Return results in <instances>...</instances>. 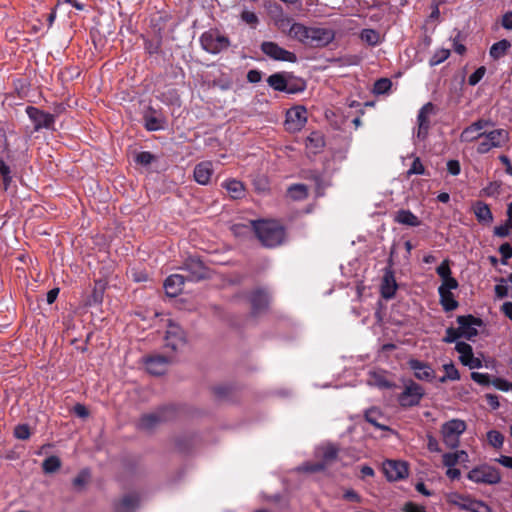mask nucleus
I'll use <instances>...</instances> for the list:
<instances>
[{
    "label": "nucleus",
    "instance_id": "obj_47",
    "mask_svg": "<svg viewBox=\"0 0 512 512\" xmlns=\"http://www.w3.org/2000/svg\"><path fill=\"white\" fill-rule=\"evenodd\" d=\"M426 174V169L424 165L422 164L419 157H415L410 168L407 171V176L410 177L411 175H424Z\"/></svg>",
    "mask_w": 512,
    "mask_h": 512
},
{
    "label": "nucleus",
    "instance_id": "obj_15",
    "mask_svg": "<svg viewBox=\"0 0 512 512\" xmlns=\"http://www.w3.org/2000/svg\"><path fill=\"white\" fill-rule=\"evenodd\" d=\"M455 350L460 354L459 361L462 365L470 369H479L483 366L482 360L474 356L473 348L470 344L463 341L456 342Z\"/></svg>",
    "mask_w": 512,
    "mask_h": 512
},
{
    "label": "nucleus",
    "instance_id": "obj_50",
    "mask_svg": "<svg viewBox=\"0 0 512 512\" xmlns=\"http://www.w3.org/2000/svg\"><path fill=\"white\" fill-rule=\"evenodd\" d=\"M443 370L445 371V375L447 376V378L450 379V381L460 380V378H461L460 372L458 371V369L455 367V365L452 362L444 364Z\"/></svg>",
    "mask_w": 512,
    "mask_h": 512
},
{
    "label": "nucleus",
    "instance_id": "obj_23",
    "mask_svg": "<svg viewBox=\"0 0 512 512\" xmlns=\"http://www.w3.org/2000/svg\"><path fill=\"white\" fill-rule=\"evenodd\" d=\"M213 174V164L211 161H202L194 168V180L200 185H207Z\"/></svg>",
    "mask_w": 512,
    "mask_h": 512
},
{
    "label": "nucleus",
    "instance_id": "obj_45",
    "mask_svg": "<svg viewBox=\"0 0 512 512\" xmlns=\"http://www.w3.org/2000/svg\"><path fill=\"white\" fill-rule=\"evenodd\" d=\"M307 145L313 146L316 149H321L325 145L324 137L319 132H312L306 139Z\"/></svg>",
    "mask_w": 512,
    "mask_h": 512
},
{
    "label": "nucleus",
    "instance_id": "obj_56",
    "mask_svg": "<svg viewBox=\"0 0 512 512\" xmlns=\"http://www.w3.org/2000/svg\"><path fill=\"white\" fill-rule=\"evenodd\" d=\"M496 389L500 390V391H503V392H507L509 390H511V387H512V383L503 379V378H500V377H495L494 379H492V384Z\"/></svg>",
    "mask_w": 512,
    "mask_h": 512
},
{
    "label": "nucleus",
    "instance_id": "obj_54",
    "mask_svg": "<svg viewBox=\"0 0 512 512\" xmlns=\"http://www.w3.org/2000/svg\"><path fill=\"white\" fill-rule=\"evenodd\" d=\"M240 17L243 22L253 28L256 27V25L259 23L258 16L252 11L244 10L242 11Z\"/></svg>",
    "mask_w": 512,
    "mask_h": 512
},
{
    "label": "nucleus",
    "instance_id": "obj_35",
    "mask_svg": "<svg viewBox=\"0 0 512 512\" xmlns=\"http://www.w3.org/2000/svg\"><path fill=\"white\" fill-rule=\"evenodd\" d=\"M287 192L293 200H304L308 197V188L305 184H293Z\"/></svg>",
    "mask_w": 512,
    "mask_h": 512
},
{
    "label": "nucleus",
    "instance_id": "obj_24",
    "mask_svg": "<svg viewBox=\"0 0 512 512\" xmlns=\"http://www.w3.org/2000/svg\"><path fill=\"white\" fill-rule=\"evenodd\" d=\"M185 282V277L180 274H172L164 281V289L169 297L178 296L182 290Z\"/></svg>",
    "mask_w": 512,
    "mask_h": 512
},
{
    "label": "nucleus",
    "instance_id": "obj_63",
    "mask_svg": "<svg viewBox=\"0 0 512 512\" xmlns=\"http://www.w3.org/2000/svg\"><path fill=\"white\" fill-rule=\"evenodd\" d=\"M447 171L453 176L459 175L461 172L460 162L455 159L449 160L447 162Z\"/></svg>",
    "mask_w": 512,
    "mask_h": 512
},
{
    "label": "nucleus",
    "instance_id": "obj_6",
    "mask_svg": "<svg viewBox=\"0 0 512 512\" xmlns=\"http://www.w3.org/2000/svg\"><path fill=\"white\" fill-rule=\"evenodd\" d=\"M466 427L465 421L460 419H452L445 422L441 428L444 444L450 449L457 448L460 436L465 432Z\"/></svg>",
    "mask_w": 512,
    "mask_h": 512
},
{
    "label": "nucleus",
    "instance_id": "obj_32",
    "mask_svg": "<svg viewBox=\"0 0 512 512\" xmlns=\"http://www.w3.org/2000/svg\"><path fill=\"white\" fill-rule=\"evenodd\" d=\"M287 81L284 73H274L267 78L268 85L279 92H284L287 89Z\"/></svg>",
    "mask_w": 512,
    "mask_h": 512
},
{
    "label": "nucleus",
    "instance_id": "obj_28",
    "mask_svg": "<svg viewBox=\"0 0 512 512\" xmlns=\"http://www.w3.org/2000/svg\"><path fill=\"white\" fill-rule=\"evenodd\" d=\"M439 302L445 312H451L458 308L459 303L451 291L438 287Z\"/></svg>",
    "mask_w": 512,
    "mask_h": 512
},
{
    "label": "nucleus",
    "instance_id": "obj_27",
    "mask_svg": "<svg viewBox=\"0 0 512 512\" xmlns=\"http://www.w3.org/2000/svg\"><path fill=\"white\" fill-rule=\"evenodd\" d=\"M144 126L148 131H158L164 128L166 120L162 115H156V111L149 107L144 114Z\"/></svg>",
    "mask_w": 512,
    "mask_h": 512
},
{
    "label": "nucleus",
    "instance_id": "obj_62",
    "mask_svg": "<svg viewBox=\"0 0 512 512\" xmlns=\"http://www.w3.org/2000/svg\"><path fill=\"white\" fill-rule=\"evenodd\" d=\"M458 286H459V283H458L457 279H455L451 275V276L443 279L442 284L439 287H444V289L451 291L453 289H457Z\"/></svg>",
    "mask_w": 512,
    "mask_h": 512
},
{
    "label": "nucleus",
    "instance_id": "obj_9",
    "mask_svg": "<svg viewBox=\"0 0 512 512\" xmlns=\"http://www.w3.org/2000/svg\"><path fill=\"white\" fill-rule=\"evenodd\" d=\"M307 109L302 105H296L286 111L284 128L289 133L301 131L307 123Z\"/></svg>",
    "mask_w": 512,
    "mask_h": 512
},
{
    "label": "nucleus",
    "instance_id": "obj_12",
    "mask_svg": "<svg viewBox=\"0 0 512 512\" xmlns=\"http://www.w3.org/2000/svg\"><path fill=\"white\" fill-rule=\"evenodd\" d=\"M182 269L188 272L187 279L189 281L198 282L209 278V269L197 257H188L184 261Z\"/></svg>",
    "mask_w": 512,
    "mask_h": 512
},
{
    "label": "nucleus",
    "instance_id": "obj_48",
    "mask_svg": "<svg viewBox=\"0 0 512 512\" xmlns=\"http://www.w3.org/2000/svg\"><path fill=\"white\" fill-rule=\"evenodd\" d=\"M465 508L471 512H491V508L483 501L472 500Z\"/></svg>",
    "mask_w": 512,
    "mask_h": 512
},
{
    "label": "nucleus",
    "instance_id": "obj_18",
    "mask_svg": "<svg viewBox=\"0 0 512 512\" xmlns=\"http://www.w3.org/2000/svg\"><path fill=\"white\" fill-rule=\"evenodd\" d=\"M172 362V358L164 355H151L145 359L147 371L152 375H163L168 365Z\"/></svg>",
    "mask_w": 512,
    "mask_h": 512
},
{
    "label": "nucleus",
    "instance_id": "obj_5",
    "mask_svg": "<svg viewBox=\"0 0 512 512\" xmlns=\"http://www.w3.org/2000/svg\"><path fill=\"white\" fill-rule=\"evenodd\" d=\"M202 48L211 54H218L230 46L228 37L220 34L218 30H209L200 37Z\"/></svg>",
    "mask_w": 512,
    "mask_h": 512
},
{
    "label": "nucleus",
    "instance_id": "obj_52",
    "mask_svg": "<svg viewBox=\"0 0 512 512\" xmlns=\"http://www.w3.org/2000/svg\"><path fill=\"white\" fill-rule=\"evenodd\" d=\"M499 253L501 254V263L503 265H507L508 264V260L510 258H512V246L510 243L508 242H505L503 244L500 245L499 247Z\"/></svg>",
    "mask_w": 512,
    "mask_h": 512
},
{
    "label": "nucleus",
    "instance_id": "obj_55",
    "mask_svg": "<svg viewBox=\"0 0 512 512\" xmlns=\"http://www.w3.org/2000/svg\"><path fill=\"white\" fill-rule=\"evenodd\" d=\"M486 73V68L484 66H480L477 68L468 78V83L471 86H475L478 84Z\"/></svg>",
    "mask_w": 512,
    "mask_h": 512
},
{
    "label": "nucleus",
    "instance_id": "obj_14",
    "mask_svg": "<svg viewBox=\"0 0 512 512\" xmlns=\"http://www.w3.org/2000/svg\"><path fill=\"white\" fill-rule=\"evenodd\" d=\"M457 323L459 324L458 330L461 333V337L471 340L478 335L476 326H481L483 321L469 314L458 316Z\"/></svg>",
    "mask_w": 512,
    "mask_h": 512
},
{
    "label": "nucleus",
    "instance_id": "obj_58",
    "mask_svg": "<svg viewBox=\"0 0 512 512\" xmlns=\"http://www.w3.org/2000/svg\"><path fill=\"white\" fill-rule=\"evenodd\" d=\"M458 338H461V333H459L458 328L449 327L446 329L445 337L443 338V342L445 343H453Z\"/></svg>",
    "mask_w": 512,
    "mask_h": 512
},
{
    "label": "nucleus",
    "instance_id": "obj_31",
    "mask_svg": "<svg viewBox=\"0 0 512 512\" xmlns=\"http://www.w3.org/2000/svg\"><path fill=\"white\" fill-rule=\"evenodd\" d=\"M468 458V454L464 450L456 451L453 453H445L442 456L443 465L446 467H454L459 462H464Z\"/></svg>",
    "mask_w": 512,
    "mask_h": 512
},
{
    "label": "nucleus",
    "instance_id": "obj_53",
    "mask_svg": "<svg viewBox=\"0 0 512 512\" xmlns=\"http://www.w3.org/2000/svg\"><path fill=\"white\" fill-rule=\"evenodd\" d=\"M30 427L27 424H19L14 429V436L20 440H27L30 438Z\"/></svg>",
    "mask_w": 512,
    "mask_h": 512
},
{
    "label": "nucleus",
    "instance_id": "obj_19",
    "mask_svg": "<svg viewBox=\"0 0 512 512\" xmlns=\"http://www.w3.org/2000/svg\"><path fill=\"white\" fill-rule=\"evenodd\" d=\"M407 364L418 380L430 382L434 379L435 372L429 363L412 358L408 360Z\"/></svg>",
    "mask_w": 512,
    "mask_h": 512
},
{
    "label": "nucleus",
    "instance_id": "obj_40",
    "mask_svg": "<svg viewBox=\"0 0 512 512\" xmlns=\"http://www.w3.org/2000/svg\"><path fill=\"white\" fill-rule=\"evenodd\" d=\"M360 37L363 41L372 46L377 45L380 39L379 33L373 29H363Z\"/></svg>",
    "mask_w": 512,
    "mask_h": 512
},
{
    "label": "nucleus",
    "instance_id": "obj_3",
    "mask_svg": "<svg viewBox=\"0 0 512 512\" xmlns=\"http://www.w3.org/2000/svg\"><path fill=\"white\" fill-rule=\"evenodd\" d=\"M177 414L178 411L174 405H166L153 413L143 415L139 420L138 426L142 430L150 431L162 423L175 419Z\"/></svg>",
    "mask_w": 512,
    "mask_h": 512
},
{
    "label": "nucleus",
    "instance_id": "obj_22",
    "mask_svg": "<svg viewBox=\"0 0 512 512\" xmlns=\"http://www.w3.org/2000/svg\"><path fill=\"white\" fill-rule=\"evenodd\" d=\"M398 288L394 272L389 268L385 270L381 283V296L384 299H392Z\"/></svg>",
    "mask_w": 512,
    "mask_h": 512
},
{
    "label": "nucleus",
    "instance_id": "obj_59",
    "mask_svg": "<svg viewBox=\"0 0 512 512\" xmlns=\"http://www.w3.org/2000/svg\"><path fill=\"white\" fill-rule=\"evenodd\" d=\"M326 468L325 463L319 461L316 463H306L301 467V470L309 473L323 471Z\"/></svg>",
    "mask_w": 512,
    "mask_h": 512
},
{
    "label": "nucleus",
    "instance_id": "obj_10",
    "mask_svg": "<svg viewBox=\"0 0 512 512\" xmlns=\"http://www.w3.org/2000/svg\"><path fill=\"white\" fill-rule=\"evenodd\" d=\"M26 114L34 123V131L37 132L43 128L54 130L55 115L47 113L34 106H27Z\"/></svg>",
    "mask_w": 512,
    "mask_h": 512
},
{
    "label": "nucleus",
    "instance_id": "obj_37",
    "mask_svg": "<svg viewBox=\"0 0 512 512\" xmlns=\"http://www.w3.org/2000/svg\"><path fill=\"white\" fill-rule=\"evenodd\" d=\"M162 39L160 36H155L153 38H147L144 40V49L150 55L158 54L161 51Z\"/></svg>",
    "mask_w": 512,
    "mask_h": 512
},
{
    "label": "nucleus",
    "instance_id": "obj_29",
    "mask_svg": "<svg viewBox=\"0 0 512 512\" xmlns=\"http://www.w3.org/2000/svg\"><path fill=\"white\" fill-rule=\"evenodd\" d=\"M222 187L227 190L231 198L241 199L245 195V188L242 182L231 179L222 183Z\"/></svg>",
    "mask_w": 512,
    "mask_h": 512
},
{
    "label": "nucleus",
    "instance_id": "obj_57",
    "mask_svg": "<svg viewBox=\"0 0 512 512\" xmlns=\"http://www.w3.org/2000/svg\"><path fill=\"white\" fill-rule=\"evenodd\" d=\"M90 477V473L88 470H82L74 479H73V486L76 488L83 487Z\"/></svg>",
    "mask_w": 512,
    "mask_h": 512
},
{
    "label": "nucleus",
    "instance_id": "obj_43",
    "mask_svg": "<svg viewBox=\"0 0 512 512\" xmlns=\"http://www.w3.org/2000/svg\"><path fill=\"white\" fill-rule=\"evenodd\" d=\"M487 439H488L489 444L492 445L494 448L502 447L503 442H504L503 434L497 430H490L487 433Z\"/></svg>",
    "mask_w": 512,
    "mask_h": 512
},
{
    "label": "nucleus",
    "instance_id": "obj_60",
    "mask_svg": "<svg viewBox=\"0 0 512 512\" xmlns=\"http://www.w3.org/2000/svg\"><path fill=\"white\" fill-rule=\"evenodd\" d=\"M437 274L440 276V278L443 280L449 276H451L452 271L449 266V261L444 260L437 268H436Z\"/></svg>",
    "mask_w": 512,
    "mask_h": 512
},
{
    "label": "nucleus",
    "instance_id": "obj_4",
    "mask_svg": "<svg viewBox=\"0 0 512 512\" xmlns=\"http://www.w3.org/2000/svg\"><path fill=\"white\" fill-rule=\"evenodd\" d=\"M467 478L476 484L496 485L501 482L502 475L497 467L484 463L472 468Z\"/></svg>",
    "mask_w": 512,
    "mask_h": 512
},
{
    "label": "nucleus",
    "instance_id": "obj_13",
    "mask_svg": "<svg viewBox=\"0 0 512 512\" xmlns=\"http://www.w3.org/2000/svg\"><path fill=\"white\" fill-rule=\"evenodd\" d=\"M383 472L389 481H399L408 477L409 469L405 461L386 460L383 463Z\"/></svg>",
    "mask_w": 512,
    "mask_h": 512
},
{
    "label": "nucleus",
    "instance_id": "obj_42",
    "mask_svg": "<svg viewBox=\"0 0 512 512\" xmlns=\"http://www.w3.org/2000/svg\"><path fill=\"white\" fill-rule=\"evenodd\" d=\"M449 56H450V50L449 49H444V48L439 49L430 58L429 65L431 67L439 65L442 62H444Z\"/></svg>",
    "mask_w": 512,
    "mask_h": 512
},
{
    "label": "nucleus",
    "instance_id": "obj_41",
    "mask_svg": "<svg viewBox=\"0 0 512 512\" xmlns=\"http://www.w3.org/2000/svg\"><path fill=\"white\" fill-rule=\"evenodd\" d=\"M392 86V82L388 78H380L374 83L373 92L375 94H385L387 93Z\"/></svg>",
    "mask_w": 512,
    "mask_h": 512
},
{
    "label": "nucleus",
    "instance_id": "obj_34",
    "mask_svg": "<svg viewBox=\"0 0 512 512\" xmlns=\"http://www.w3.org/2000/svg\"><path fill=\"white\" fill-rule=\"evenodd\" d=\"M105 287L101 283H96L91 295L87 299V305L96 306L103 302Z\"/></svg>",
    "mask_w": 512,
    "mask_h": 512
},
{
    "label": "nucleus",
    "instance_id": "obj_36",
    "mask_svg": "<svg viewBox=\"0 0 512 512\" xmlns=\"http://www.w3.org/2000/svg\"><path fill=\"white\" fill-rule=\"evenodd\" d=\"M380 416L381 415H380L379 411L375 408L368 409L365 412V420L367 422H369L370 424H372L373 426H375L378 429L390 431L391 429L388 426L379 423L378 418Z\"/></svg>",
    "mask_w": 512,
    "mask_h": 512
},
{
    "label": "nucleus",
    "instance_id": "obj_39",
    "mask_svg": "<svg viewBox=\"0 0 512 512\" xmlns=\"http://www.w3.org/2000/svg\"><path fill=\"white\" fill-rule=\"evenodd\" d=\"M511 230L512 218L507 216V219L505 220L504 224L494 227L493 234L497 237L505 238L509 236Z\"/></svg>",
    "mask_w": 512,
    "mask_h": 512
},
{
    "label": "nucleus",
    "instance_id": "obj_17",
    "mask_svg": "<svg viewBox=\"0 0 512 512\" xmlns=\"http://www.w3.org/2000/svg\"><path fill=\"white\" fill-rule=\"evenodd\" d=\"M435 111V106L433 103L428 102L424 104L418 112L417 115V123L418 129L416 133V137L419 140L426 139L429 129H430V119L429 116L433 114Z\"/></svg>",
    "mask_w": 512,
    "mask_h": 512
},
{
    "label": "nucleus",
    "instance_id": "obj_49",
    "mask_svg": "<svg viewBox=\"0 0 512 512\" xmlns=\"http://www.w3.org/2000/svg\"><path fill=\"white\" fill-rule=\"evenodd\" d=\"M156 156L149 151H142L135 157V162L142 166H148L155 161Z\"/></svg>",
    "mask_w": 512,
    "mask_h": 512
},
{
    "label": "nucleus",
    "instance_id": "obj_21",
    "mask_svg": "<svg viewBox=\"0 0 512 512\" xmlns=\"http://www.w3.org/2000/svg\"><path fill=\"white\" fill-rule=\"evenodd\" d=\"M489 124L490 122L485 119H479L473 122L462 131L460 140L462 142H473L482 139L485 132H481V130Z\"/></svg>",
    "mask_w": 512,
    "mask_h": 512
},
{
    "label": "nucleus",
    "instance_id": "obj_38",
    "mask_svg": "<svg viewBox=\"0 0 512 512\" xmlns=\"http://www.w3.org/2000/svg\"><path fill=\"white\" fill-rule=\"evenodd\" d=\"M61 467V461L57 456H49L44 459L42 469L45 473H54Z\"/></svg>",
    "mask_w": 512,
    "mask_h": 512
},
{
    "label": "nucleus",
    "instance_id": "obj_26",
    "mask_svg": "<svg viewBox=\"0 0 512 512\" xmlns=\"http://www.w3.org/2000/svg\"><path fill=\"white\" fill-rule=\"evenodd\" d=\"M138 504L139 496L135 493H129L114 503V512H134Z\"/></svg>",
    "mask_w": 512,
    "mask_h": 512
},
{
    "label": "nucleus",
    "instance_id": "obj_46",
    "mask_svg": "<svg viewBox=\"0 0 512 512\" xmlns=\"http://www.w3.org/2000/svg\"><path fill=\"white\" fill-rule=\"evenodd\" d=\"M306 88V84L303 80L297 79L295 81H287V89L284 90V92L288 94H296L299 92L304 91Z\"/></svg>",
    "mask_w": 512,
    "mask_h": 512
},
{
    "label": "nucleus",
    "instance_id": "obj_20",
    "mask_svg": "<svg viewBox=\"0 0 512 512\" xmlns=\"http://www.w3.org/2000/svg\"><path fill=\"white\" fill-rule=\"evenodd\" d=\"M186 343L184 331L177 325L170 324L165 335V346L177 351Z\"/></svg>",
    "mask_w": 512,
    "mask_h": 512
},
{
    "label": "nucleus",
    "instance_id": "obj_44",
    "mask_svg": "<svg viewBox=\"0 0 512 512\" xmlns=\"http://www.w3.org/2000/svg\"><path fill=\"white\" fill-rule=\"evenodd\" d=\"M337 455L338 449L333 445H329L323 449L321 462L325 463V466L327 467L329 463L337 458Z\"/></svg>",
    "mask_w": 512,
    "mask_h": 512
},
{
    "label": "nucleus",
    "instance_id": "obj_51",
    "mask_svg": "<svg viewBox=\"0 0 512 512\" xmlns=\"http://www.w3.org/2000/svg\"><path fill=\"white\" fill-rule=\"evenodd\" d=\"M471 379L479 385L489 386L492 384L491 377L488 373L472 372Z\"/></svg>",
    "mask_w": 512,
    "mask_h": 512
},
{
    "label": "nucleus",
    "instance_id": "obj_61",
    "mask_svg": "<svg viewBox=\"0 0 512 512\" xmlns=\"http://www.w3.org/2000/svg\"><path fill=\"white\" fill-rule=\"evenodd\" d=\"M402 512H427L424 506L418 505L412 501L406 502L402 507Z\"/></svg>",
    "mask_w": 512,
    "mask_h": 512
},
{
    "label": "nucleus",
    "instance_id": "obj_11",
    "mask_svg": "<svg viewBox=\"0 0 512 512\" xmlns=\"http://www.w3.org/2000/svg\"><path fill=\"white\" fill-rule=\"evenodd\" d=\"M261 51L269 58L276 61L295 63L297 56L295 53L280 47L277 43L272 41H264L261 44Z\"/></svg>",
    "mask_w": 512,
    "mask_h": 512
},
{
    "label": "nucleus",
    "instance_id": "obj_1",
    "mask_svg": "<svg viewBox=\"0 0 512 512\" xmlns=\"http://www.w3.org/2000/svg\"><path fill=\"white\" fill-rule=\"evenodd\" d=\"M289 36L302 44L310 47H325L335 38L332 29L321 27H307L301 23H293L289 30Z\"/></svg>",
    "mask_w": 512,
    "mask_h": 512
},
{
    "label": "nucleus",
    "instance_id": "obj_25",
    "mask_svg": "<svg viewBox=\"0 0 512 512\" xmlns=\"http://www.w3.org/2000/svg\"><path fill=\"white\" fill-rule=\"evenodd\" d=\"M472 211L480 224L488 225L493 221V214L488 204L477 200L472 204Z\"/></svg>",
    "mask_w": 512,
    "mask_h": 512
},
{
    "label": "nucleus",
    "instance_id": "obj_16",
    "mask_svg": "<svg viewBox=\"0 0 512 512\" xmlns=\"http://www.w3.org/2000/svg\"><path fill=\"white\" fill-rule=\"evenodd\" d=\"M247 299L251 305V315L253 317L258 316L268 308L269 295L262 288H257L251 291L247 295Z\"/></svg>",
    "mask_w": 512,
    "mask_h": 512
},
{
    "label": "nucleus",
    "instance_id": "obj_2",
    "mask_svg": "<svg viewBox=\"0 0 512 512\" xmlns=\"http://www.w3.org/2000/svg\"><path fill=\"white\" fill-rule=\"evenodd\" d=\"M251 225L257 239L264 247L274 248L285 240V227L279 221L259 219L251 221Z\"/></svg>",
    "mask_w": 512,
    "mask_h": 512
},
{
    "label": "nucleus",
    "instance_id": "obj_7",
    "mask_svg": "<svg viewBox=\"0 0 512 512\" xmlns=\"http://www.w3.org/2000/svg\"><path fill=\"white\" fill-rule=\"evenodd\" d=\"M509 142V132L505 129L499 128L490 132L484 133L483 140L477 146L479 154H486L492 148H501Z\"/></svg>",
    "mask_w": 512,
    "mask_h": 512
},
{
    "label": "nucleus",
    "instance_id": "obj_64",
    "mask_svg": "<svg viewBox=\"0 0 512 512\" xmlns=\"http://www.w3.org/2000/svg\"><path fill=\"white\" fill-rule=\"evenodd\" d=\"M262 79V72L257 69L249 70L247 73V81L250 83H258Z\"/></svg>",
    "mask_w": 512,
    "mask_h": 512
},
{
    "label": "nucleus",
    "instance_id": "obj_33",
    "mask_svg": "<svg viewBox=\"0 0 512 512\" xmlns=\"http://www.w3.org/2000/svg\"><path fill=\"white\" fill-rule=\"evenodd\" d=\"M510 47L511 43L507 39H502L491 46L489 54L493 59L497 60L503 57Z\"/></svg>",
    "mask_w": 512,
    "mask_h": 512
},
{
    "label": "nucleus",
    "instance_id": "obj_30",
    "mask_svg": "<svg viewBox=\"0 0 512 512\" xmlns=\"http://www.w3.org/2000/svg\"><path fill=\"white\" fill-rule=\"evenodd\" d=\"M395 221L400 224L411 227H417L420 225V220L418 219V217L415 214H413L410 210L406 209H401L397 211L395 215Z\"/></svg>",
    "mask_w": 512,
    "mask_h": 512
},
{
    "label": "nucleus",
    "instance_id": "obj_8",
    "mask_svg": "<svg viewBox=\"0 0 512 512\" xmlns=\"http://www.w3.org/2000/svg\"><path fill=\"white\" fill-rule=\"evenodd\" d=\"M425 395L424 388L413 380H408L398 395V403L403 408L417 406Z\"/></svg>",
    "mask_w": 512,
    "mask_h": 512
}]
</instances>
